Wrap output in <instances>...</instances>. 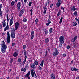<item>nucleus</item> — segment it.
Returning <instances> with one entry per match:
<instances>
[{
    "instance_id": "f257e3e1",
    "label": "nucleus",
    "mask_w": 79,
    "mask_h": 79,
    "mask_svg": "<svg viewBox=\"0 0 79 79\" xmlns=\"http://www.w3.org/2000/svg\"><path fill=\"white\" fill-rule=\"evenodd\" d=\"M1 46L2 52L3 53L5 52V51H6V48H7V46L5 45V43L4 41H2L1 43Z\"/></svg>"
},
{
    "instance_id": "f03ea898",
    "label": "nucleus",
    "mask_w": 79,
    "mask_h": 79,
    "mask_svg": "<svg viewBox=\"0 0 79 79\" xmlns=\"http://www.w3.org/2000/svg\"><path fill=\"white\" fill-rule=\"evenodd\" d=\"M34 70L32 69L31 71V76L32 77H34V75L35 76V78H37V76H36V73H35V72H34Z\"/></svg>"
},
{
    "instance_id": "7ed1b4c3",
    "label": "nucleus",
    "mask_w": 79,
    "mask_h": 79,
    "mask_svg": "<svg viewBox=\"0 0 79 79\" xmlns=\"http://www.w3.org/2000/svg\"><path fill=\"white\" fill-rule=\"evenodd\" d=\"M59 52L57 48H55V52L53 53V55L54 56H56L57 55H58Z\"/></svg>"
},
{
    "instance_id": "20e7f679",
    "label": "nucleus",
    "mask_w": 79,
    "mask_h": 79,
    "mask_svg": "<svg viewBox=\"0 0 79 79\" xmlns=\"http://www.w3.org/2000/svg\"><path fill=\"white\" fill-rule=\"evenodd\" d=\"M15 29H13L11 31V37L12 39L15 38Z\"/></svg>"
},
{
    "instance_id": "39448f33",
    "label": "nucleus",
    "mask_w": 79,
    "mask_h": 79,
    "mask_svg": "<svg viewBox=\"0 0 79 79\" xmlns=\"http://www.w3.org/2000/svg\"><path fill=\"white\" fill-rule=\"evenodd\" d=\"M46 4H45V7H43L44 8V10L43 12V13L45 15L46 14V11H47V6L48 3H47V2H45Z\"/></svg>"
},
{
    "instance_id": "423d86ee",
    "label": "nucleus",
    "mask_w": 79,
    "mask_h": 79,
    "mask_svg": "<svg viewBox=\"0 0 79 79\" xmlns=\"http://www.w3.org/2000/svg\"><path fill=\"white\" fill-rule=\"evenodd\" d=\"M59 42L62 43H64V36L63 35L59 38Z\"/></svg>"
},
{
    "instance_id": "0eeeda50",
    "label": "nucleus",
    "mask_w": 79,
    "mask_h": 79,
    "mask_svg": "<svg viewBox=\"0 0 79 79\" xmlns=\"http://www.w3.org/2000/svg\"><path fill=\"white\" fill-rule=\"evenodd\" d=\"M7 42L10 44V33L9 32H7Z\"/></svg>"
},
{
    "instance_id": "6e6552de",
    "label": "nucleus",
    "mask_w": 79,
    "mask_h": 79,
    "mask_svg": "<svg viewBox=\"0 0 79 79\" xmlns=\"http://www.w3.org/2000/svg\"><path fill=\"white\" fill-rule=\"evenodd\" d=\"M18 27H19V23L18 22H16L15 24V30H17L18 29Z\"/></svg>"
},
{
    "instance_id": "1a4fd4ad",
    "label": "nucleus",
    "mask_w": 79,
    "mask_h": 79,
    "mask_svg": "<svg viewBox=\"0 0 79 79\" xmlns=\"http://www.w3.org/2000/svg\"><path fill=\"white\" fill-rule=\"evenodd\" d=\"M31 40H32L34 37V31H32L31 32Z\"/></svg>"
},
{
    "instance_id": "9d476101",
    "label": "nucleus",
    "mask_w": 79,
    "mask_h": 79,
    "mask_svg": "<svg viewBox=\"0 0 79 79\" xmlns=\"http://www.w3.org/2000/svg\"><path fill=\"white\" fill-rule=\"evenodd\" d=\"M77 36H76L74 38L72 39L71 40V42H74L76 40V39H77Z\"/></svg>"
},
{
    "instance_id": "9b49d317",
    "label": "nucleus",
    "mask_w": 79,
    "mask_h": 79,
    "mask_svg": "<svg viewBox=\"0 0 79 79\" xmlns=\"http://www.w3.org/2000/svg\"><path fill=\"white\" fill-rule=\"evenodd\" d=\"M60 5H61V0H58L56 4L57 7H59L60 6Z\"/></svg>"
},
{
    "instance_id": "f8f14e48",
    "label": "nucleus",
    "mask_w": 79,
    "mask_h": 79,
    "mask_svg": "<svg viewBox=\"0 0 79 79\" xmlns=\"http://www.w3.org/2000/svg\"><path fill=\"white\" fill-rule=\"evenodd\" d=\"M51 77L50 79H55V74L52 73L51 75Z\"/></svg>"
},
{
    "instance_id": "ddd939ff",
    "label": "nucleus",
    "mask_w": 79,
    "mask_h": 79,
    "mask_svg": "<svg viewBox=\"0 0 79 79\" xmlns=\"http://www.w3.org/2000/svg\"><path fill=\"white\" fill-rule=\"evenodd\" d=\"M8 29H9V27H8V22H7V26L5 28H4V31H6Z\"/></svg>"
},
{
    "instance_id": "4468645a",
    "label": "nucleus",
    "mask_w": 79,
    "mask_h": 79,
    "mask_svg": "<svg viewBox=\"0 0 79 79\" xmlns=\"http://www.w3.org/2000/svg\"><path fill=\"white\" fill-rule=\"evenodd\" d=\"M79 69H76V68L75 67H72L71 68V70L72 71H78Z\"/></svg>"
},
{
    "instance_id": "2eb2a0df",
    "label": "nucleus",
    "mask_w": 79,
    "mask_h": 79,
    "mask_svg": "<svg viewBox=\"0 0 79 79\" xmlns=\"http://www.w3.org/2000/svg\"><path fill=\"white\" fill-rule=\"evenodd\" d=\"M13 17H12L10 21V26H11L12 24H13Z\"/></svg>"
},
{
    "instance_id": "dca6fc26",
    "label": "nucleus",
    "mask_w": 79,
    "mask_h": 79,
    "mask_svg": "<svg viewBox=\"0 0 79 79\" xmlns=\"http://www.w3.org/2000/svg\"><path fill=\"white\" fill-rule=\"evenodd\" d=\"M30 76V71H29L24 76L25 78H26L27 77H29Z\"/></svg>"
},
{
    "instance_id": "f3484780",
    "label": "nucleus",
    "mask_w": 79,
    "mask_h": 79,
    "mask_svg": "<svg viewBox=\"0 0 79 79\" xmlns=\"http://www.w3.org/2000/svg\"><path fill=\"white\" fill-rule=\"evenodd\" d=\"M31 67L33 69H35V64L33 63H31Z\"/></svg>"
},
{
    "instance_id": "a211bd4d",
    "label": "nucleus",
    "mask_w": 79,
    "mask_h": 79,
    "mask_svg": "<svg viewBox=\"0 0 79 79\" xmlns=\"http://www.w3.org/2000/svg\"><path fill=\"white\" fill-rule=\"evenodd\" d=\"M18 55V54L16 52H15L13 54V56L14 57H17Z\"/></svg>"
},
{
    "instance_id": "6ab92c4d",
    "label": "nucleus",
    "mask_w": 79,
    "mask_h": 79,
    "mask_svg": "<svg viewBox=\"0 0 79 79\" xmlns=\"http://www.w3.org/2000/svg\"><path fill=\"white\" fill-rule=\"evenodd\" d=\"M2 24L3 25V27H5V26H6V23L5 22V20H3V19Z\"/></svg>"
},
{
    "instance_id": "aec40b11",
    "label": "nucleus",
    "mask_w": 79,
    "mask_h": 79,
    "mask_svg": "<svg viewBox=\"0 0 79 79\" xmlns=\"http://www.w3.org/2000/svg\"><path fill=\"white\" fill-rule=\"evenodd\" d=\"M61 11L60 10H59V11L58 12V13L57 14V16H60L61 15Z\"/></svg>"
},
{
    "instance_id": "412c9836",
    "label": "nucleus",
    "mask_w": 79,
    "mask_h": 79,
    "mask_svg": "<svg viewBox=\"0 0 79 79\" xmlns=\"http://www.w3.org/2000/svg\"><path fill=\"white\" fill-rule=\"evenodd\" d=\"M44 60H43L41 62V64H40V66H42V67H43V66L44 65Z\"/></svg>"
},
{
    "instance_id": "4be33fe9",
    "label": "nucleus",
    "mask_w": 79,
    "mask_h": 79,
    "mask_svg": "<svg viewBox=\"0 0 79 79\" xmlns=\"http://www.w3.org/2000/svg\"><path fill=\"white\" fill-rule=\"evenodd\" d=\"M23 51L24 52V55L25 56V57L27 58V56L26 55V51L25 50H24Z\"/></svg>"
},
{
    "instance_id": "5701e85b",
    "label": "nucleus",
    "mask_w": 79,
    "mask_h": 79,
    "mask_svg": "<svg viewBox=\"0 0 79 79\" xmlns=\"http://www.w3.org/2000/svg\"><path fill=\"white\" fill-rule=\"evenodd\" d=\"M63 44H64V43H61L60 42L59 46L60 48H61V47H62V45Z\"/></svg>"
},
{
    "instance_id": "b1692460",
    "label": "nucleus",
    "mask_w": 79,
    "mask_h": 79,
    "mask_svg": "<svg viewBox=\"0 0 79 79\" xmlns=\"http://www.w3.org/2000/svg\"><path fill=\"white\" fill-rule=\"evenodd\" d=\"M21 71H23L24 72H26V69L24 68H22L21 69Z\"/></svg>"
},
{
    "instance_id": "393cba45",
    "label": "nucleus",
    "mask_w": 79,
    "mask_h": 79,
    "mask_svg": "<svg viewBox=\"0 0 79 79\" xmlns=\"http://www.w3.org/2000/svg\"><path fill=\"white\" fill-rule=\"evenodd\" d=\"M34 63H35V64L36 66H37V65L39 64V62H38V61H37V60H35L34 62Z\"/></svg>"
},
{
    "instance_id": "a878e982",
    "label": "nucleus",
    "mask_w": 79,
    "mask_h": 79,
    "mask_svg": "<svg viewBox=\"0 0 79 79\" xmlns=\"http://www.w3.org/2000/svg\"><path fill=\"white\" fill-rule=\"evenodd\" d=\"M17 7H21V3L19 2L18 3L17 5Z\"/></svg>"
},
{
    "instance_id": "bb28decb",
    "label": "nucleus",
    "mask_w": 79,
    "mask_h": 79,
    "mask_svg": "<svg viewBox=\"0 0 79 79\" xmlns=\"http://www.w3.org/2000/svg\"><path fill=\"white\" fill-rule=\"evenodd\" d=\"M0 16L1 17L3 16V12L1 10H0Z\"/></svg>"
},
{
    "instance_id": "cd10ccee",
    "label": "nucleus",
    "mask_w": 79,
    "mask_h": 79,
    "mask_svg": "<svg viewBox=\"0 0 79 79\" xmlns=\"http://www.w3.org/2000/svg\"><path fill=\"white\" fill-rule=\"evenodd\" d=\"M24 10L22 9L21 11L20 12V13H21V14H23V13H24Z\"/></svg>"
},
{
    "instance_id": "c85d7f7f",
    "label": "nucleus",
    "mask_w": 79,
    "mask_h": 79,
    "mask_svg": "<svg viewBox=\"0 0 79 79\" xmlns=\"http://www.w3.org/2000/svg\"><path fill=\"white\" fill-rule=\"evenodd\" d=\"M73 26H76L77 25V23L76 22H74L73 23Z\"/></svg>"
},
{
    "instance_id": "c756f323",
    "label": "nucleus",
    "mask_w": 79,
    "mask_h": 79,
    "mask_svg": "<svg viewBox=\"0 0 79 79\" xmlns=\"http://www.w3.org/2000/svg\"><path fill=\"white\" fill-rule=\"evenodd\" d=\"M73 15H74L75 16H76L77 15V11H75V12L73 13Z\"/></svg>"
},
{
    "instance_id": "7c9ffc66",
    "label": "nucleus",
    "mask_w": 79,
    "mask_h": 79,
    "mask_svg": "<svg viewBox=\"0 0 79 79\" xmlns=\"http://www.w3.org/2000/svg\"><path fill=\"white\" fill-rule=\"evenodd\" d=\"M52 31H53V28H50L49 29V32H50V33H52Z\"/></svg>"
},
{
    "instance_id": "2f4dec72",
    "label": "nucleus",
    "mask_w": 79,
    "mask_h": 79,
    "mask_svg": "<svg viewBox=\"0 0 79 79\" xmlns=\"http://www.w3.org/2000/svg\"><path fill=\"white\" fill-rule=\"evenodd\" d=\"M71 10H72L73 11H75V6H73V7H72V8Z\"/></svg>"
},
{
    "instance_id": "473e14b6",
    "label": "nucleus",
    "mask_w": 79,
    "mask_h": 79,
    "mask_svg": "<svg viewBox=\"0 0 79 79\" xmlns=\"http://www.w3.org/2000/svg\"><path fill=\"white\" fill-rule=\"evenodd\" d=\"M62 20H63V17H61V19L60 20L59 23V24H60V23H62Z\"/></svg>"
},
{
    "instance_id": "72a5a7b5",
    "label": "nucleus",
    "mask_w": 79,
    "mask_h": 79,
    "mask_svg": "<svg viewBox=\"0 0 79 79\" xmlns=\"http://www.w3.org/2000/svg\"><path fill=\"white\" fill-rule=\"evenodd\" d=\"M48 42H49V40H48V39L47 38L45 39V42L46 43Z\"/></svg>"
},
{
    "instance_id": "f704fd0d",
    "label": "nucleus",
    "mask_w": 79,
    "mask_h": 79,
    "mask_svg": "<svg viewBox=\"0 0 79 79\" xmlns=\"http://www.w3.org/2000/svg\"><path fill=\"white\" fill-rule=\"evenodd\" d=\"M44 30H45V35H47V34L48 33V31L46 30V29L45 28V29Z\"/></svg>"
},
{
    "instance_id": "c9c22d12",
    "label": "nucleus",
    "mask_w": 79,
    "mask_h": 79,
    "mask_svg": "<svg viewBox=\"0 0 79 79\" xmlns=\"http://www.w3.org/2000/svg\"><path fill=\"white\" fill-rule=\"evenodd\" d=\"M35 23L37 24V23H38V18H36V20H35Z\"/></svg>"
},
{
    "instance_id": "e433bc0d",
    "label": "nucleus",
    "mask_w": 79,
    "mask_h": 79,
    "mask_svg": "<svg viewBox=\"0 0 79 79\" xmlns=\"http://www.w3.org/2000/svg\"><path fill=\"white\" fill-rule=\"evenodd\" d=\"M11 5L12 6H13L15 4V1H13L11 2Z\"/></svg>"
},
{
    "instance_id": "4c0bfd02",
    "label": "nucleus",
    "mask_w": 79,
    "mask_h": 79,
    "mask_svg": "<svg viewBox=\"0 0 79 79\" xmlns=\"http://www.w3.org/2000/svg\"><path fill=\"white\" fill-rule=\"evenodd\" d=\"M8 14H7V21H10V18L8 19Z\"/></svg>"
},
{
    "instance_id": "58836bf2",
    "label": "nucleus",
    "mask_w": 79,
    "mask_h": 79,
    "mask_svg": "<svg viewBox=\"0 0 79 79\" xmlns=\"http://www.w3.org/2000/svg\"><path fill=\"white\" fill-rule=\"evenodd\" d=\"M73 45L74 47V48L76 47V43H73Z\"/></svg>"
},
{
    "instance_id": "ea45409f",
    "label": "nucleus",
    "mask_w": 79,
    "mask_h": 79,
    "mask_svg": "<svg viewBox=\"0 0 79 79\" xmlns=\"http://www.w3.org/2000/svg\"><path fill=\"white\" fill-rule=\"evenodd\" d=\"M23 22H26V21H27V19H26V18H24L23 19Z\"/></svg>"
},
{
    "instance_id": "a19ab883",
    "label": "nucleus",
    "mask_w": 79,
    "mask_h": 79,
    "mask_svg": "<svg viewBox=\"0 0 79 79\" xmlns=\"http://www.w3.org/2000/svg\"><path fill=\"white\" fill-rule=\"evenodd\" d=\"M18 61L19 63H20V62L21 61V59L20 58L18 59Z\"/></svg>"
},
{
    "instance_id": "79ce46f5",
    "label": "nucleus",
    "mask_w": 79,
    "mask_h": 79,
    "mask_svg": "<svg viewBox=\"0 0 79 79\" xmlns=\"http://www.w3.org/2000/svg\"><path fill=\"white\" fill-rule=\"evenodd\" d=\"M26 58H27V57H25V59L23 61L24 64L26 63Z\"/></svg>"
},
{
    "instance_id": "37998d69",
    "label": "nucleus",
    "mask_w": 79,
    "mask_h": 79,
    "mask_svg": "<svg viewBox=\"0 0 79 79\" xmlns=\"http://www.w3.org/2000/svg\"><path fill=\"white\" fill-rule=\"evenodd\" d=\"M67 48L68 50H69V48H70V46H69V45H68L67 46Z\"/></svg>"
},
{
    "instance_id": "c03bdc74",
    "label": "nucleus",
    "mask_w": 79,
    "mask_h": 79,
    "mask_svg": "<svg viewBox=\"0 0 79 79\" xmlns=\"http://www.w3.org/2000/svg\"><path fill=\"white\" fill-rule=\"evenodd\" d=\"M3 8V6H2V4H1L0 5V10H1V9Z\"/></svg>"
},
{
    "instance_id": "a18cd8bd",
    "label": "nucleus",
    "mask_w": 79,
    "mask_h": 79,
    "mask_svg": "<svg viewBox=\"0 0 79 79\" xmlns=\"http://www.w3.org/2000/svg\"><path fill=\"white\" fill-rule=\"evenodd\" d=\"M31 4H32V2H31L28 4L29 6H31Z\"/></svg>"
},
{
    "instance_id": "49530a36",
    "label": "nucleus",
    "mask_w": 79,
    "mask_h": 79,
    "mask_svg": "<svg viewBox=\"0 0 79 79\" xmlns=\"http://www.w3.org/2000/svg\"><path fill=\"white\" fill-rule=\"evenodd\" d=\"M49 22H48V23H46V24L47 26H49Z\"/></svg>"
},
{
    "instance_id": "de8ad7c7",
    "label": "nucleus",
    "mask_w": 79,
    "mask_h": 79,
    "mask_svg": "<svg viewBox=\"0 0 79 79\" xmlns=\"http://www.w3.org/2000/svg\"><path fill=\"white\" fill-rule=\"evenodd\" d=\"M26 48V45H23V49H25Z\"/></svg>"
},
{
    "instance_id": "09e8293b",
    "label": "nucleus",
    "mask_w": 79,
    "mask_h": 79,
    "mask_svg": "<svg viewBox=\"0 0 79 79\" xmlns=\"http://www.w3.org/2000/svg\"><path fill=\"white\" fill-rule=\"evenodd\" d=\"M75 19V20H76V21H78V23H79V20L77 19V18L76 17Z\"/></svg>"
},
{
    "instance_id": "8fccbe9b",
    "label": "nucleus",
    "mask_w": 79,
    "mask_h": 79,
    "mask_svg": "<svg viewBox=\"0 0 79 79\" xmlns=\"http://www.w3.org/2000/svg\"><path fill=\"white\" fill-rule=\"evenodd\" d=\"M11 71H12V69H10L8 71V72H9V73H11Z\"/></svg>"
},
{
    "instance_id": "3c124183",
    "label": "nucleus",
    "mask_w": 79,
    "mask_h": 79,
    "mask_svg": "<svg viewBox=\"0 0 79 79\" xmlns=\"http://www.w3.org/2000/svg\"><path fill=\"white\" fill-rule=\"evenodd\" d=\"M38 69H40V70H42V68H41V67H40V66H39L38 67Z\"/></svg>"
},
{
    "instance_id": "603ef678",
    "label": "nucleus",
    "mask_w": 79,
    "mask_h": 79,
    "mask_svg": "<svg viewBox=\"0 0 79 79\" xmlns=\"http://www.w3.org/2000/svg\"><path fill=\"white\" fill-rule=\"evenodd\" d=\"M3 27V26L2 25H0V29H2Z\"/></svg>"
},
{
    "instance_id": "864d4df0",
    "label": "nucleus",
    "mask_w": 79,
    "mask_h": 79,
    "mask_svg": "<svg viewBox=\"0 0 79 79\" xmlns=\"http://www.w3.org/2000/svg\"><path fill=\"white\" fill-rule=\"evenodd\" d=\"M61 9H62V10H63V11L64 12V8L63 7H61Z\"/></svg>"
},
{
    "instance_id": "5fc2aeb1",
    "label": "nucleus",
    "mask_w": 79,
    "mask_h": 79,
    "mask_svg": "<svg viewBox=\"0 0 79 79\" xmlns=\"http://www.w3.org/2000/svg\"><path fill=\"white\" fill-rule=\"evenodd\" d=\"M53 4L52 3L50 5V7L52 8V7H53Z\"/></svg>"
},
{
    "instance_id": "6e6d98bb",
    "label": "nucleus",
    "mask_w": 79,
    "mask_h": 79,
    "mask_svg": "<svg viewBox=\"0 0 79 79\" xmlns=\"http://www.w3.org/2000/svg\"><path fill=\"white\" fill-rule=\"evenodd\" d=\"M66 54H64L63 55V57H66Z\"/></svg>"
},
{
    "instance_id": "4d7b16f0",
    "label": "nucleus",
    "mask_w": 79,
    "mask_h": 79,
    "mask_svg": "<svg viewBox=\"0 0 79 79\" xmlns=\"http://www.w3.org/2000/svg\"><path fill=\"white\" fill-rule=\"evenodd\" d=\"M28 67H29L28 64H27V65H26L25 66V68H28Z\"/></svg>"
},
{
    "instance_id": "13d9d810",
    "label": "nucleus",
    "mask_w": 79,
    "mask_h": 79,
    "mask_svg": "<svg viewBox=\"0 0 79 79\" xmlns=\"http://www.w3.org/2000/svg\"><path fill=\"white\" fill-rule=\"evenodd\" d=\"M45 53H46L45 56H46L47 55V50L46 51V52H45Z\"/></svg>"
},
{
    "instance_id": "bf43d9fd",
    "label": "nucleus",
    "mask_w": 79,
    "mask_h": 79,
    "mask_svg": "<svg viewBox=\"0 0 79 79\" xmlns=\"http://www.w3.org/2000/svg\"><path fill=\"white\" fill-rule=\"evenodd\" d=\"M28 0H24V2L25 3H26V2H27V1Z\"/></svg>"
},
{
    "instance_id": "052dcab7",
    "label": "nucleus",
    "mask_w": 79,
    "mask_h": 79,
    "mask_svg": "<svg viewBox=\"0 0 79 79\" xmlns=\"http://www.w3.org/2000/svg\"><path fill=\"white\" fill-rule=\"evenodd\" d=\"M15 45V43H13L12 44V47H13Z\"/></svg>"
},
{
    "instance_id": "680f3d73",
    "label": "nucleus",
    "mask_w": 79,
    "mask_h": 79,
    "mask_svg": "<svg viewBox=\"0 0 79 79\" xmlns=\"http://www.w3.org/2000/svg\"><path fill=\"white\" fill-rule=\"evenodd\" d=\"M22 15H23V14H21L20 13V14L19 15V17H21V16H22Z\"/></svg>"
},
{
    "instance_id": "e2e57ef3",
    "label": "nucleus",
    "mask_w": 79,
    "mask_h": 79,
    "mask_svg": "<svg viewBox=\"0 0 79 79\" xmlns=\"http://www.w3.org/2000/svg\"><path fill=\"white\" fill-rule=\"evenodd\" d=\"M13 59H11V60L10 61V62H11V63H13Z\"/></svg>"
},
{
    "instance_id": "0e129e2a",
    "label": "nucleus",
    "mask_w": 79,
    "mask_h": 79,
    "mask_svg": "<svg viewBox=\"0 0 79 79\" xmlns=\"http://www.w3.org/2000/svg\"><path fill=\"white\" fill-rule=\"evenodd\" d=\"M2 35L3 36L5 35V33H2Z\"/></svg>"
},
{
    "instance_id": "69168bd1",
    "label": "nucleus",
    "mask_w": 79,
    "mask_h": 79,
    "mask_svg": "<svg viewBox=\"0 0 79 79\" xmlns=\"http://www.w3.org/2000/svg\"><path fill=\"white\" fill-rule=\"evenodd\" d=\"M77 10H78V9L77 8H75V11H77Z\"/></svg>"
},
{
    "instance_id": "338daca9",
    "label": "nucleus",
    "mask_w": 79,
    "mask_h": 79,
    "mask_svg": "<svg viewBox=\"0 0 79 79\" xmlns=\"http://www.w3.org/2000/svg\"><path fill=\"white\" fill-rule=\"evenodd\" d=\"M48 21L49 23V24H50L51 23V22L50 21V20L48 19Z\"/></svg>"
},
{
    "instance_id": "774afa93",
    "label": "nucleus",
    "mask_w": 79,
    "mask_h": 79,
    "mask_svg": "<svg viewBox=\"0 0 79 79\" xmlns=\"http://www.w3.org/2000/svg\"><path fill=\"white\" fill-rule=\"evenodd\" d=\"M73 60H72L70 63V64H73Z\"/></svg>"
}]
</instances>
